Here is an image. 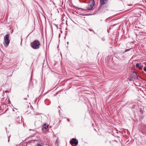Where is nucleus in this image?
<instances>
[{
    "label": "nucleus",
    "instance_id": "nucleus-2",
    "mask_svg": "<svg viewBox=\"0 0 146 146\" xmlns=\"http://www.w3.org/2000/svg\"><path fill=\"white\" fill-rule=\"evenodd\" d=\"M9 34L6 35L4 38V41L3 43L4 45L7 47L9 43Z\"/></svg>",
    "mask_w": 146,
    "mask_h": 146
},
{
    "label": "nucleus",
    "instance_id": "nucleus-12",
    "mask_svg": "<svg viewBox=\"0 0 146 146\" xmlns=\"http://www.w3.org/2000/svg\"><path fill=\"white\" fill-rule=\"evenodd\" d=\"M67 120H68V121L69 122L70 121V120L69 119H67Z\"/></svg>",
    "mask_w": 146,
    "mask_h": 146
},
{
    "label": "nucleus",
    "instance_id": "nucleus-3",
    "mask_svg": "<svg viewBox=\"0 0 146 146\" xmlns=\"http://www.w3.org/2000/svg\"><path fill=\"white\" fill-rule=\"evenodd\" d=\"M107 1V0H100V5L98 10H100L102 12H105V11H104L103 10V8H102V5L105 4L106 3Z\"/></svg>",
    "mask_w": 146,
    "mask_h": 146
},
{
    "label": "nucleus",
    "instance_id": "nucleus-11",
    "mask_svg": "<svg viewBox=\"0 0 146 146\" xmlns=\"http://www.w3.org/2000/svg\"><path fill=\"white\" fill-rule=\"evenodd\" d=\"M144 70L146 72V66H145L143 68Z\"/></svg>",
    "mask_w": 146,
    "mask_h": 146
},
{
    "label": "nucleus",
    "instance_id": "nucleus-4",
    "mask_svg": "<svg viewBox=\"0 0 146 146\" xmlns=\"http://www.w3.org/2000/svg\"><path fill=\"white\" fill-rule=\"evenodd\" d=\"M131 78L129 80H133L134 79H137L138 78V76L137 73L135 72H132L130 73Z\"/></svg>",
    "mask_w": 146,
    "mask_h": 146
},
{
    "label": "nucleus",
    "instance_id": "nucleus-10",
    "mask_svg": "<svg viewBox=\"0 0 146 146\" xmlns=\"http://www.w3.org/2000/svg\"><path fill=\"white\" fill-rule=\"evenodd\" d=\"M132 48H130V49H126L125 51V52H127V51H129Z\"/></svg>",
    "mask_w": 146,
    "mask_h": 146
},
{
    "label": "nucleus",
    "instance_id": "nucleus-9",
    "mask_svg": "<svg viewBox=\"0 0 146 146\" xmlns=\"http://www.w3.org/2000/svg\"><path fill=\"white\" fill-rule=\"evenodd\" d=\"M36 146H42L41 144L40 143H37L36 145Z\"/></svg>",
    "mask_w": 146,
    "mask_h": 146
},
{
    "label": "nucleus",
    "instance_id": "nucleus-6",
    "mask_svg": "<svg viewBox=\"0 0 146 146\" xmlns=\"http://www.w3.org/2000/svg\"><path fill=\"white\" fill-rule=\"evenodd\" d=\"M70 143L72 146H76L78 144V141L76 139L73 138L70 141Z\"/></svg>",
    "mask_w": 146,
    "mask_h": 146
},
{
    "label": "nucleus",
    "instance_id": "nucleus-13",
    "mask_svg": "<svg viewBox=\"0 0 146 146\" xmlns=\"http://www.w3.org/2000/svg\"><path fill=\"white\" fill-rule=\"evenodd\" d=\"M143 118V116H142L141 117V118Z\"/></svg>",
    "mask_w": 146,
    "mask_h": 146
},
{
    "label": "nucleus",
    "instance_id": "nucleus-8",
    "mask_svg": "<svg viewBox=\"0 0 146 146\" xmlns=\"http://www.w3.org/2000/svg\"><path fill=\"white\" fill-rule=\"evenodd\" d=\"M140 64H136V66L137 67H139V69H141V67L140 66Z\"/></svg>",
    "mask_w": 146,
    "mask_h": 146
},
{
    "label": "nucleus",
    "instance_id": "nucleus-5",
    "mask_svg": "<svg viewBox=\"0 0 146 146\" xmlns=\"http://www.w3.org/2000/svg\"><path fill=\"white\" fill-rule=\"evenodd\" d=\"M95 5V1L94 0H90V2L88 4L87 7V8L88 10H91L93 9V6Z\"/></svg>",
    "mask_w": 146,
    "mask_h": 146
},
{
    "label": "nucleus",
    "instance_id": "nucleus-1",
    "mask_svg": "<svg viewBox=\"0 0 146 146\" xmlns=\"http://www.w3.org/2000/svg\"><path fill=\"white\" fill-rule=\"evenodd\" d=\"M30 45L32 48L33 49H37L39 48L40 42L38 40H35L31 43Z\"/></svg>",
    "mask_w": 146,
    "mask_h": 146
},
{
    "label": "nucleus",
    "instance_id": "nucleus-7",
    "mask_svg": "<svg viewBox=\"0 0 146 146\" xmlns=\"http://www.w3.org/2000/svg\"><path fill=\"white\" fill-rule=\"evenodd\" d=\"M48 125H47L45 123L44 124L42 128V130H43L44 129H46L48 127Z\"/></svg>",
    "mask_w": 146,
    "mask_h": 146
}]
</instances>
